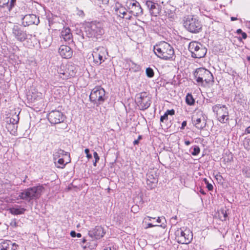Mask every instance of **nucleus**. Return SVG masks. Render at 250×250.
<instances>
[{
	"label": "nucleus",
	"mask_w": 250,
	"mask_h": 250,
	"mask_svg": "<svg viewBox=\"0 0 250 250\" xmlns=\"http://www.w3.org/2000/svg\"><path fill=\"white\" fill-rule=\"evenodd\" d=\"M153 51L158 57L165 60L171 59L174 54L173 47L165 42H160L154 45Z\"/></svg>",
	"instance_id": "f257e3e1"
},
{
	"label": "nucleus",
	"mask_w": 250,
	"mask_h": 250,
	"mask_svg": "<svg viewBox=\"0 0 250 250\" xmlns=\"http://www.w3.org/2000/svg\"><path fill=\"white\" fill-rule=\"evenodd\" d=\"M44 191V187L39 185L37 186L29 188L19 192V197L21 199L30 202L32 200L39 199Z\"/></svg>",
	"instance_id": "f03ea898"
},
{
	"label": "nucleus",
	"mask_w": 250,
	"mask_h": 250,
	"mask_svg": "<svg viewBox=\"0 0 250 250\" xmlns=\"http://www.w3.org/2000/svg\"><path fill=\"white\" fill-rule=\"evenodd\" d=\"M107 99L104 89L101 86L93 88L89 95L90 101L97 106L103 104Z\"/></svg>",
	"instance_id": "7ed1b4c3"
},
{
	"label": "nucleus",
	"mask_w": 250,
	"mask_h": 250,
	"mask_svg": "<svg viewBox=\"0 0 250 250\" xmlns=\"http://www.w3.org/2000/svg\"><path fill=\"white\" fill-rule=\"evenodd\" d=\"M194 76L198 83L203 85L204 82L206 83L214 82V78L212 73L208 69L200 67L196 69Z\"/></svg>",
	"instance_id": "20e7f679"
},
{
	"label": "nucleus",
	"mask_w": 250,
	"mask_h": 250,
	"mask_svg": "<svg viewBox=\"0 0 250 250\" xmlns=\"http://www.w3.org/2000/svg\"><path fill=\"white\" fill-rule=\"evenodd\" d=\"M184 25L190 32L197 33L202 28V24L198 17H187L184 20Z\"/></svg>",
	"instance_id": "39448f33"
},
{
	"label": "nucleus",
	"mask_w": 250,
	"mask_h": 250,
	"mask_svg": "<svg viewBox=\"0 0 250 250\" xmlns=\"http://www.w3.org/2000/svg\"><path fill=\"white\" fill-rule=\"evenodd\" d=\"M86 33L89 37L97 39L100 38L104 33L102 23L96 21L88 22Z\"/></svg>",
	"instance_id": "423d86ee"
},
{
	"label": "nucleus",
	"mask_w": 250,
	"mask_h": 250,
	"mask_svg": "<svg viewBox=\"0 0 250 250\" xmlns=\"http://www.w3.org/2000/svg\"><path fill=\"white\" fill-rule=\"evenodd\" d=\"M188 49L191 54V57L194 58L200 59L204 57L207 51L205 47L197 42H190Z\"/></svg>",
	"instance_id": "0eeeda50"
},
{
	"label": "nucleus",
	"mask_w": 250,
	"mask_h": 250,
	"mask_svg": "<svg viewBox=\"0 0 250 250\" xmlns=\"http://www.w3.org/2000/svg\"><path fill=\"white\" fill-rule=\"evenodd\" d=\"M151 96L146 92H143L137 94L135 97V102L142 110L147 109L151 104Z\"/></svg>",
	"instance_id": "6e6552de"
},
{
	"label": "nucleus",
	"mask_w": 250,
	"mask_h": 250,
	"mask_svg": "<svg viewBox=\"0 0 250 250\" xmlns=\"http://www.w3.org/2000/svg\"><path fill=\"white\" fill-rule=\"evenodd\" d=\"M213 111L216 114L218 120L221 123H226L229 120V111L225 105L217 104L212 107Z\"/></svg>",
	"instance_id": "1a4fd4ad"
},
{
	"label": "nucleus",
	"mask_w": 250,
	"mask_h": 250,
	"mask_svg": "<svg viewBox=\"0 0 250 250\" xmlns=\"http://www.w3.org/2000/svg\"><path fill=\"white\" fill-rule=\"evenodd\" d=\"M107 54V50L104 47L99 46L95 48L92 54L94 62L98 64H101L106 59Z\"/></svg>",
	"instance_id": "9d476101"
},
{
	"label": "nucleus",
	"mask_w": 250,
	"mask_h": 250,
	"mask_svg": "<svg viewBox=\"0 0 250 250\" xmlns=\"http://www.w3.org/2000/svg\"><path fill=\"white\" fill-rule=\"evenodd\" d=\"M176 238L179 243L187 244L192 239V233L189 229L183 231L180 229L176 231Z\"/></svg>",
	"instance_id": "9b49d317"
},
{
	"label": "nucleus",
	"mask_w": 250,
	"mask_h": 250,
	"mask_svg": "<svg viewBox=\"0 0 250 250\" xmlns=\"http://www.w3.org/2000/svg\"><path fill=\"white\" fill-rule=\"evenodd\" d=\"M11 36L18 41L23 42L28 38V35L21 26L14 25L12 28Z\"/></svg>",
	"instance_id": "f8f14e48"
},
{
	"label": "nucleus",
	"mask_w": 250,
	"mask_h": 250,
	"mask_svg": "<svg viewBox=\"0 0 250 250\" xmlns=\"http://www.w3.org/2000/svg\"><path fill=\"white\" fill-rule=\"evenodd\" d=\"M47 118L50 123L53 124L61 123L64 120L63 114L58 110H53L50 112Z\"/></svg>",
	"instance_id": "ddd939ff"
},
{
	"label": "nucleus",
	"mask_w": 250,
	"mask_h": 250,
	"mask_svg": "<svg viewBox=\"0 0 250 250\" xmlns=\"http://www.w3.org/2000/svg\"><path fill=\"white\" fill-rule=\"evenodd\" d=\"M195 126L199 129H202L206 126V121L202 112H197L192 118Z\"/></svg>",
	"instance_id": "4468645a"
},
{
	"label": "nucleus",
	"mask_w": 250,
	"mask_h": 250,
	"mask_svg": "<svg viewBox=\"0 0 250 250\" xmlns=\"http://www.w3.org/2000/svg\"><path fill=\"white\" fill-rule=\"evenodd\" d=\"M105 232L101 226H96L88 231V235L93 240H98L102 238Z\"/></svg>",
	"instance_id": "2eb2a0df"
},
{
	"label": "nucleus",
	"mask_w": 250,
	"mask_h": 250,
	"mask_svg": "<svg viewBox=\"0 0 250 250\" xmlns=\"http://www.w3.org/2000/svg\"><path fill=\"white\" fill-rule=\"evenodd\" d=\"M59 52L60 55L65 59L70 58L72 56L71 48L67 45H61L59 49Z\"/></svg>",
	"instance_id": "dca6fc26"
},
{
	"label": "nucleus",
	"mask_w": 250,
	"mask_h": 250,
	"mask_svg": "<svg viewBox=\"0 0 250 250\" xmlns=\"http://www.w3.org/2000/svg\"><path fill=\"white\" fill-rule=\"evenodd\" d=\"M39 17H23L22 24L24 26H29L32 24L38 25L40 22Z\"/></svg>",
	"instance_id": "f3484780"
},
{
	"label": "nucleus",
	"mask_w": 250,
	"mask_h": 250,
	"mask_svg": "<svg viewBox=\"0 0 250 250\" xmlns=\"http://www.w3.org/2000/svg\"><path fill=\"white\" fill-rule=\"evenodd\" d=\"M158 182L156 173L150 172L146 175V184L150 188H152Z\"/></svg>",
	"instance_id": "a211bd4d"
},
{
	"label": "nucleus",
	"mask_w": 250,
	"mask_h": 250,
	"mask_svg": "<svg viewBox=\"0 0 250 250\" xmlns=\"http://www.w3.org/2000/svg\"><path fill=\"white\" fill-rule=\"evenodd\" d=\"M18 245L11 241L6 240L0 243V250H16Z\"/></svg>",
	"instance_id": "6ab92c4d"
},
{
	"label": "nucleus",
	"mask_w": 250,
	"mask_h": 250,
	"mask_svg": "<svg viewBox=\"0 0 250 250\" xmlns=\"http://www.w3.org/2000/svg\"><path fill=\"white\" fill-rule=\"evenodd\" d=\"M61 38L65 42H71L72 41V34L70 29L68 27L63 28L61 33Z\"/></svg>",
	"instance_id": "aec40b11"
},
{
	"label": "nucleus",
	"mask_w": 250,
	"mask_h": 250,
	"mask_svg": "<svg viewBox=\"0 0 250 250\" xmlns=\"http://www.w3.org/2000/svg\"><path fill=\"white\" fill-rule=\"evenodd\" d=\"M66 72L63 73L65 77H63V79H67L69 77H74L76 74L75 67L72 65H68L66 67Z\"/></svg>",
	"instance_id": "412c9836"
},
{
	"label": "nucleus",
	"mask_w": 250,
	"mask_h": 250,
	"mask_svg": "<svg viewBox=\"0 0 250 250\" xmlns=\"http://www.w3.org/2000/svg\"><path fill=\"white\" fill-rule=\"evenodd\" d=\"M9 210L12 214L17 215L24 214L26 209L20 206H17V207L10 208Z\"/></svg>",
	"instance_id": "4be33fe9"
},
{
	"label": "nucleus",
	"mask_w": 250,
	"mask_h": 250,
	"mask_svg": "<svg viewBox=\"0 0 250 250\" xmlns=\"http://www.w3.org/2000/svg\"><path fill=\"white\" fill-rule=\"evenodd\" d=\"M115 13L114 14L116 16H121V15H125L126 14V9L120 5H116L114 7Z\"/></svg>",
	"instance_id": "5701e85b"
},
{
	"label": "nucleus",
	"mask_w": 250,
	"mask_h": 250,
	"mask_svg": "<svg viewBox=\"0 0 250 250\" xmlns=\"http://www.w3.org/2000/svg\"><path fill=\"white\" fill-rule=\"evenodd\" d=\"M67 156L68 155L69 158H70V154L65 152L64 150L62 149H58L53 154V159L55 161L58 158L60 157L61 156Z\"/></svg>",
	"instance_id": "b1692460"
},
{
	"label": "nucleus",
	"mask_w": 250,
	"mask_h": 250,
	"mask_svg": "<svg viewBox=\"0 0 250 250\" xmlns=\"http://www.w3.org/2000/svg\"><path fill=\"white\" fill-rule=\"evenodd\" d=\"M146 5L152 15L153 13V10L156 8V3L151 0H147L146 2Z\"/></svg>",
	"instance_id": "393cba45"
},
{
	"label": "nucleus",
	"mask_w": 250,
	"mask_h": 250,
	"mask_svg": "<svg viewBox=\"0 0 250 250\" xmlns=\"http://www.w3.org/2000/svg\"><path fill=\"white\" fill-rule=\"evenodd\" d=\"M70 162V159H69V161L64 164V161L63 158L59 159L57 162H55V166L59 168H63L65 167L66 164L69 163Z\"/></svg>",
	"instance_id": "a878e982"
},
{
	"label": "nucleus",
	"mask_w": 250,
	"mask_h": 250,
	"mask_svg": "<svg viewBox=\"0 0 250 250\" xmlns=\"http://www.w3.org/2000/svg\"><path fill=\"white\" fill-rule=\"evenodd\" d=\"M19 121V115L17 114L16 113H15L14 114L12 115L11 117L10 118L8 124H11L13 125L16 124L18 125Z\"/></svg>",
	"instance_id": "bb28decb"
},
{
	"label": "nucleus",
	"mask_w": 250,
	"mask_h": 250,
	"mask_svg": "<svg viewBox=\"0 0 250 250\" xmlns=\"http://www.w3.org/2000/svg\"><path fill=\"white\" fill-rule=\"evenodd\" d=\"M18 125L16 124H8L7 128L11 134H14L17 132Z\"/></svg>",
	"instance_id": "cd10ccee"
},
{
	"label": "nucleus",
	"mask_w": 250,
	"mask_h": 250,
	"mask_svg": "<svg viewBox=\"0 0 250 250\" xmlns=\"http://www.w3.org/2000/svg\"><path fill=\"white\" fill-rule=\"evenodd\" d=\"M186 103L188 105H193L194 104L195 100H194L191 94H188L186 99Z\"/></svg>",
	"instance_id": "c85d7f7f"
},
{
	"label": "nucleus",
	"mask_w": 250,
	"mask_h": 250,
	"mask_svg": "<svg viewBox=\"0 0 250 250\" xmlns=\"http://www.w3.org/2000/svg\"><path fill=\"white\" fill-rule=\"evenodd\" d=\"M219 216L222 221H226L228 217L227 211L224 209H221L220 212H219Z\"/></svg>",
	"instance_id": "c756f323"
},
{
	"label": "nucleus",
	"mask_w": 250,
	"mask_h": 250,
	"mask_svg": "<svg viewBox=\"0 0 250 250\" xmlns=\"http://www.w3.org/2000/svg\"><path fill=\"white\" fill-rule=\"evenodd\" d=\"M191 149H193V151H192L191 153L193 156L197 155L200 152V149L199 147L197 146H194L193 147L191 148Z\"/></svg>",
	"instance_id": "7c9ffc66"
},
{
	"label": "nucleus",
	"mask_w": 250,
	"mask_h": 250,
	"mask_svg": "<svg viewBox=\"0 0 250 250\" xmlns=\"http://www.w3.org/2000/svg\"><path fill=\"white\" fill-rule=\"evenodd\" d=\"M154 227H160L162 228L163 229H165L167 227L166 224H165L164 223H163L161 225H153L151 223H148L147 224V227H146V229H148L149 228H152Z\"/></svg>",
	"instance_id": "2f4dec72"
},
{
	"label": "nucleus",
	"mask_w": 250,
	"mask_h": 250,
	"mask_svg": "<svg viewBox=\"0 0 250 250\" xmlns=\"http://www.w3.org/2000/svg\"><path fill=\"white\" fill-rule=\"evenodd\" d=\"M146 72V76L149 78H152L154 76L153 70L150 67L147 68Z\"/></svg>",
	"instance_id": "473e14b6"
},
{
	"label": "nucleus",
	"mask_w": 250,
	"mask_h": 250,
	"mask_svg": "<svg viewBox=\"0 0 250 250\" xmlns=\"http://www.w3.org/2000/svg\"><path fill=\"white\" fill-rule=\"evenodd\" d=\"M65 66L64 65H61L60 69L58 70V73L60 74V76L61 78L63 79V77H65L64 75H63V73L66 72V69H64Z\"/></svg>",
	"instance_id": "72a5a7b5"
},
{
	"label": "nucleus",
	"mask_w": 250,
	"mask_h": 250,
	"mask_svg": "<svg viewBox=\"0 0 250 250\" xmlns=\"http://www.w3.org/2000/svg\"><path fill=\"white\" fill-rule=\"evenodd\" d=\"M244 146L247 150L250 151V139H247L244 141Z\"/></svg>",
	"instance_id": "f704fd0d"
},
{
	"label": "nucleus",
	"mask_w": 250,
	"mask_h": 250,
	"mask_svg": "<svg viewBox=\"0 0 250 250\" xmlns=\"http://www.w3.org/2000/svg\"><path fill=\"white\" fill-rule=\"evenodd\" d=\"M135 6V8H137L138 10L140 11V12H136L135 14H134V16H137L138 14H139L140 13L142 12V9L141 7L140 6L139 3L137 2H136V3L133 4V6Z\"/></svg>",
	"instance_id": "c9c22d12"
},
{
	"label": "nucleus",
	"mask_w": 250,
	"mask_h": 250,
	"mask_svg": "<svg viewBox=\"0 0 250 250\" xmlns=\"http://www.w3.org/2000/svg\"><path fill=\"white\" fill-rule=\"evenodd\" d=\"M204 181L207 184V188L208 190H212L213 188V187L211 184H209L206 179H204Z\"/></svg>",
	"instance_id": "e433bc0d"
},
{
	"label": "nucleus",
	"mask_w": 250,
	"mask_h": 250,
	"mask_svg": "<svg viewBox=\"0 0 250 250\" xmlns=\"http://www.w3.org/2000/svg\"><path fill=\"white\" fill-rule=\"evenodd\" d=\"M157 222L158 223H164L166 224V220L164 217H158L157 219Z\"/></svg>",
	"instance_id": "4c0bfd02"
},
{
	"label": "nucleus",
	"mask_w": 250,
	"mask_h": 250,
	"mask_svg": "<svg viewBox=\"0 0 250 250\" xmlns=\"http://www.w3.org/2000/svg\"><path fill=\"white\" fill-rule=\"evenodd\" d=\"M70 235L73 237H75V236H77L79 238L82 236V234L81 233H76L75 231H72L70 232Z\"/></svg>",
	"instance_id": "58836bf2"
},
{
	"label": "nucleus",
	"mask_w": 250,
	"mask_h": 250,
	"mask_svg": "<svg viewBox=\"0 0 250 250\" xmlns=\"http://www.w3.org/2000/svg\"><path fill=\"white\" fill-rule=\"evenodd\" d=\"M84 152L86 154V157L88 159H91L92 158V155L91 154H89V149L88 148H86L84 150Z\"/></svg>",
	"instance_id": "ea45409f"
},
{
	"label": "nucleus",
	"mask_w": 250,
	"mask_h": 250,
	"mask_svg": "<svg viewBox=\"0 0 250 250\" xmlns=\"http://www.w3.org/2000/svg\"><path fill=\"white\" fill-rule=\"evenodd\" d=\"M10 225L11 226H12V227H14V228L16 227L17 226L16 219H12L11 220V222L10 223Z\"/></svg>",
	"instance_id": "a19ab883"
},
{
	"label": "nucleus",
	"mask_w": 250,
	"mask_h": 250,
	"mask_svg": "<svg viewBox=\"0 0 250 250\" xmlns=\"http://www.w3.org/2000/svg\"><path fill=\"white\" fill-rule=\"evenodd\" d=\"M9 0H0V6H3L8 3Z\"/></svg>",
	"instance_id": "79ce46f5"
},
{
	"label": "nucleus",
	"mask_w": 250,
	"mask_h": 250,
	"mask_svg": "<svg viewBox=\"0 0 250 250\" xmlns=\"http://www.w3.org/2000/svg\"><path fill=\"white\" fill-rule=\"evenodd\" d=\"M167 118L168 115L166 113H165L164 115L161 116L160 118V121L163 122L165 120H167Z\"/></svg>",
	"instance_id": "37998d69"
},
{
	"label": "nucleus",
	"mask_w": 250,
	"mask_h": 250,
	"mask_svg": "<svg viewBox=\"0 0 250 250\" xmlns=\"http://www.w3.org/2000/svg\"><path fill=\"white\" fill-rule=\"evenodd\" d=\"M93 156L94 158H95V160H96V162H98L100 160V157H99L98 153L96 151L94 152Z\"/></svg>",
	"instance_id": "c03bdc74"
},
{
	"label": "nucleus",
	"mask_w": 250,
	"mask_h": 250,
	"mask_svg": "<svg viewBox=\"0 0 250 250\" xmlns=\"http://www.w3.org/2000/svg\"><path fill=\"white\" fill-rule=\"evenodd\" d=\"M166 113L167 114V115H173L175 113V111L173 109L167 110L166 112Z\"/></svg>",
	"instance_id": "a18cd8bd"
},
{
	"label": "nucleus",
	"mask_w": 250,
	"mask_h": 250,
	"mask_svg": "<svg viewBox=\"0 0 250 250\" xmlns=\"http://www.w3.org/2000/svg\"><path fill=\"white\" fill-rule=\"evenodd\" d=\"M142 139V136L141 135H139L138 136V138L137 140H135L134 142H133V144L134 145H138L139 144V140L141 139Z\"/></svg>",
	"instance_id": "49530a36"
},
{
	"label": "nucleus",
	"mask_w": 250,
	"mask_h": 250,
	"mask_svg": "<svg viewBox=\"0 0 250 250\" xmlns=\"http://www.w3.org/2000/svg\"><path fill=\"white\" fill-rule=\"evenodd\" d=\"M186 125H187V122L185 121H183L182 123V126H181V128L182 129H184V128L186 126Z\"/></svg>",
	"instance_id": "de8ad7c7"
},
{
	"label": "nucleus",
	"mask_w": 250,
	"mask_h": 250,
	"mask_svg": "<svg viewBox=\"0 0 250 250\" xmlns=\"http://www.w3.org/2000/svg\"><path fill=\"white\" fill-rule=\"evenodd\" d=\"M99 1H101L103 4H106L108 3L109 0H99Z\"/></svg>",
	"instance_id": "09e8293b"
},
{
	"label": "nucleus",
	"mask_w": 250,
	"mask_h": 250,
	"mask_svg": "<svg viewBox=\"0 0 250 250\" xmlns=\"http://www.w3.org/2000/svg\"><path fill=\"white\" fill-rule=\"evenodd\" d=\"M241 34H242L243 39H246L247 38V35L246 33L243 32V33H241Z\"/></svg>",
	"instance_id": "8fccbe9b"
},
{
	"label": "nucleus",
	"mask_w": 250,
	"mask_h": 250,
	"mask_svg": "<svg viewBox=\"0 0 250 250\" xmlns=\"http://www.w3.org/2000/svg\"><path fill=\"white\" fill-rule=\"evenodd\" d=\"M245 132L247 133H250V126L246 129Z\"/></svg>",
	"instance_id": "3c124183"
},
{
	"label": "nucleus",
	"mask_w": 250,
	"mask_h": 250,
	"mask_svg": "<svg viewBox=\"0 0 250 250\" xmlns=\"http://www.w3.org/2000/svg\"><path fill=\"white\" fill-rule=\"evenodd\" d=\"M77 14L81 16L83 14V12L82 10H79Z\"/></svg>",
	"instance_id": "603ef678"
},
{
	"label": "nucleus",
	"mask_w": 250,
	"mask_h": 250,
	"mask_svg": "<svg viewBox=\"0 0 250 250\" xmlns=\"http://www.w3.org/2000/svg\"><path fill=\"white\" fill-rule=\"evenodd\" d=\"M185 144L187 146H188L190 144V142L189 141L186 140L185 141Z\"/></svg>",
	"instance_id": "864d4df0"
},
{
	"label": "nucleus",
	"mask_w": 250,
	"mask_h": 250,
	"mask_svg": "<svg viewBox=\"0 0 250 250\" xmlns=\"http://www.w3.org/2000/svg\"><path fill=\"white\" fill-rule=\"evenodd\" d=\"M237 20V17H231V21H234Z\"/></svg>",
	"instance_id": "5fc2aeb1"
},
{
	"label": "nucleus",
	"mask_w": 250,
	"mask_h": 250,
	"mask_svg": "<svg viewBox=\"0 0 250 250\" xmlns=\"http://www.w3.org/2000/svg\"><path fill=\"white\" fill-rule=\"evenodd\" d=\"M236 32L238 34H241V33H243V31H242V30L241 29H238L237 30Z\"/></svg>",
	"instance_id": "6e6d98bb"
},
{
	"label": "nucleus",
	"mask_w": 250,
	"mask_h": 250,
	"mask_svg": "<svg viewBox=\"0 0 250 250\" xmlns=\"http://www.w3.org/2000/svg\"><path fill=\"white\" fill-rule=\"evenodd\" d=\"M104 250H113L110 247H107Z\"/></svg>",
	"instance_id": "4d7b16f0"
},
{
	"label": "nucleus",
	"mask_w": 250,
	"mask_h": 250,
	"mask_svg": "<svg viewBox=\"0 0 250 250\" xmlns=\"http://www.w3.org/2000/svg\"><path fill=\"white\" fill-rule=\"evenodd\" d=\"M16 0H11V5H12L15 2Z\"/></svg>",
	"instance_id": "13d9d810"
},
{
	"label": "nucleus",
	"mask_w": 250,
	"mask_h": 250,
	"mask_svg": "<svg viewBox=\"0 0 250 250\" xmlns=\"http://www.w3.org/2000/svg\"><path fill=\"white\" fill-rule=\"evenodd\" d=\"M147 218H148L149 220V221H151V219H155V218H153L152 217H150V216H147Z\"/></svg>",
	"instance_id": "bf43d9fd"
},
{
	"label": "nucleus",
	"mask_w": 250,
	"mask_h": 250,
	"mask_svg": "<svg viewBox=\"0 0 250 250\" xmlns=\"http://www.w3.org/2000/svg\"><path fill=\"white\" fill-rule=\"evenodd\" d=\"M97 162H96V160H95V162H93V166L96 167L97 165Z\"/></svg>",
	"instance_id": "052dcab7"
},
{
	"label": "nucleus",
	"mask_w": 250,
	"mask_h": 250,
	"mask_svg": "<svg viewBox=\"0 0 250 250\" xmlns=\"http://www.w3.org/2000/svg\"><path fill=\"white\" fill-rule=\"evenodd\" d=\"M247 60H248V61L250 62V56H249L247 57Z\"/></svg>",
	"instance_id": "680f3d73"
},
{
	"label": "nucleus",
	"mask_w": 250,
	"mask_h": 250,
	"mask_svg": "<svg viewBox=\"0 0 250 250\" xmlns=\"http://www.w3.org/2000/svg\"><path fill=\"white\" fill-rule=\"evenodd\" d=\"M201 192L203 194H205V193L204 192V191H201Z\"/></svg>",
	"instance_id": "e2e57ef3"
},
{
	"label": "nucleus",
	"mask_w": 250,
	"mask_h": 250,
	"mask_svg": "<svg viewBox=\"0 0 250 250\" xmlns=\"http://www.w3.org/2000/svg\"><path fill=\"white\" fill-rule=\"evenodd\" d=\"M85 241H86V240L84 239L83 240V243H84Z\"/></svg>",
	"instance_id": "0e129e2a"
},
{
	"label": "nucleus",
	"mask_w": 250,
	"mask_h": 250,
	"mask_svg": "<svg viewBox=\"0 0 250 250\" xmlns=\"http://www.w3.org/2000/svg\"><path fill=\"white\" fill-rule=\"evenodd\" d=\"M130 18L131 17H129V18H128V20H130Z\"/></svg>",
	"instance_id": "69168bd1"
},
{
	"label": "nucleus",
	"mask_w": 250,
	"mask_h": 250,
	"mask_svg": "<svg viewBox=\"0 0 250 250\" xmlns=\"http://www.w3.org/2000/svg\"><path fill=\"white\" fill-rule=\"evenodd\" d=\"M28 16H32V15L29 14Z\"/></svg>",
	"instance_id": "338daca9"
},
{
	"label": "nucleus",
	"mask_w": 250,
	"mask_h": 250,
	"mask_svg": "<svg viewBox=\"0 0 250 250\" xmlns=\"http://www.w3.org/2000/svg\"><path fill=\"white\" fill-rule=\"evenodd\" d=\"M96 244L95 243V242L94 243V246H96Z\"/></svg>",
	"instance_id": "774afa93"
}]
</instances>
